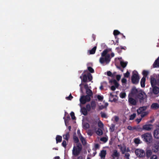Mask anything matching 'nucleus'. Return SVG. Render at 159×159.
I'll list each match as a JSON object with an SVG mask.
<instances>
[{
  "label": "nucleus",
  "mask_w": 159,
  "mask_h": 159,
  "mask_svg": "<svg viewBox=\"0 0 159 159\" xmlns=\"http://www.w3.org/2000/svg\"><path fill=\"white\" fill-rule=\"evenodd\" d=\"M100 114H101V116L102 117L106 118H107V115L105 113L101 112Z\"/></svg>",
  "instance_id": "45"
},
{
  "label": "nucleus",
  "mask_w": 159,
  "mask_h": 159,
  "mask_svg": "<svg viewBox=\"0 0 159 159\" xmlns=\"http://www.w3.org/2000/svg\"><path fill=\"white\" fill-rule=\"evenodd\" d=\"M141 138L147 144L150 143L152 141V137L151 133H146L142 134Z\"/></svg>",
  "instance_id": "2"
},
{
  "label": "nucleus",
  "mask_w": 159,
  "mask_h": 159,
  "mask_svg": "<svg viewBox=\"0 0 159 159\" xmlns=\"http://www.w3.org/2000/svg\"><path fill=\"white\" fill-rule=\"evenodd\" d=\"M83 126L84 128L86 129H88L89 128V125L88 123H85Z\"/></svg>",
  "instance_id": "47"
},
{
  "label": "nucleus",
  "mask_w": 159,
  "mask_h": 159,
  "mask_svg": "<svg viewBox=\"0 0 159 159\" xmlns=\"http://www.w3.org/2000/svg\"><path fill=\"white\" fill-rule=\"evenodd\" d=\"M121 49H124L125 50L126 49V47H123L122 46H120V47Z\"/></svg>",
  "instance_id": "63"
},
{
  "label": "nucleus",
  "mask_w": 159,
  "mask_h": 159,
  "mask_svg": "<svg viewBox=\"0 0 159 159\" xmlns=\"http://www.w3.org/2000/svg\"><path fill=\"white\" fill-rule=\"evenodd\" d=\"M87 78L89 81H90L93 79V77L92 75L89 73L87 74Z\"/></svg>",
  "instance_id": "34"
},
{
  "label": "nucleus",
  "mask_w": 159,
  "mask_h": 159,
  "mask_svg": "<svg viewBox=\"0 0 159 159\" xmlns=\"http://www.w3.org/2000/svg\"><path fill=\"white\" fill-rule=\"evenodd\" d=\"M100 140L101 141H102L104 143H106L108 139L107 138H106L105 137H103L100 139Z\"/></svg>",
  "instance_id": "44"
},
{
  "label": "nucleus",
  "mask_w": 159,
  "mask_h": 159,
  "mask_svg": "<svg viewBox=\"0 0 159 159\" xmlns=\"http://www.w3.org/2000/svg\"><path fill=\"white\" fill-rule=\"evenodd\" d=\"M136 155L139 157H144L145 156V153L144 151L140 149H136L135 151Z\"/></svg>",
  "instance_id": "6"
},
{
  "label": "nucleus",
  "mask_w": 159,
  "mask_h": 159,
  "mask_svg": "<svg viewBox=\"0 0 159 159\" xmlns=\"http://www.w3.org/2000/svg\"><path fill=\"white\" fill-rule=\"evenodd\" d=\"M152 150L154 152H157L159 151V141L154 144Z\"/></svg>",
  "instance_id": "9"
},
{
  "label": "nucleus",
  "mask_w": 159,
  "mask_h": 159,
  "mask_svg": "<svg viewBox=\"0 0 159 159\" xmlns=\"http://www.w3.org/2000/svg\"><path fill=\"white\" fill-rule=\"evenodd\" d=\"M124 76L126 78H128L130 75V73L127 71L124 74Z\"/></svg>",
  "instance_id": "46"
},
{
  "label": "nucleus",
  "mask_w": 159,
  "mask_h": 159,
  "mask_svg": "<svg viewBox=\"0 0 159 159\" xmlns=\"http://www.w3.org/2000/svg\"><path fill=\"white\" fill-rule=\"evenodd\" d=\"M115 125L114 124H111L109 128V130L111 132H113L115 130Z\"/></svg>",
  "instance_id": "35"
},
{
  "label": "nucleus",
  "mask_w": 159,
  "mask_h": 159,
  "mask_svg": "<svg viewBox=\"0 0 159 159\" xmlns=\"http://www.w3.org/2000/svg\"><path fill=\"white\" fill-rule=\"evenodd\" d=\"M138 89L136 88L135 87H133L131 91V93L133 96L136 95L138 94Z\"/></svg>",
  "instance_id": "16"
},
{
  "label": "nucleus",
  "mask_w": 159,
  "mask_h": 159,
  "mask_svg": "<svg viewBox=\"0 0 159 159\" xmlns=\"http://www.w3.org/2000/svg\"><path fill=\"white\" fill-rule=\"evenodd\" d=\"M116 50H117V52L119 53H120L122 52L121 49L120 47H117L116 48Z\"/></svg>",
  "instance_id": "53"
},
{
  "label": "nucleus",
  "mask_w": 159,
  "mask_h": 159,
  "mask_svg": "<svg viewBox=\"0 0 159 159\" xmlns=\"http://www.w3.org/2000/svg\"><path fill=\"white\" fill-rule=\"evenodd\" d=\"M146 80V78L145 77H143L142 79H141L140 81V84L141 86L142 87H145V82Z\"/></svg>",
  "instance_id": "22"
},
{
  "label": "nucleus",
  "mask_w": 159,
  "mask_h": 159,
  "mask_svg": "<svg viewBox=\"0 0 159 159\" xmlns=\"http://www.w3.org/2000/svg\"><path fill=\"white\" fill-rule=\"evenodd\" d=\"M120 156L119 152H118L116 150H114L111 155L112 159H115L116 157L117 158V159H118Z\"/></svg>",
  "instance_id": "13"
},
{
  "label": "nucleus",
  "mask_w": 159,
  "mask_h": 159,
  "mask_svg": "<svg viewBox=\"0 0 159 159\" xmlns=\"http://www.w3.org/2000/svg\"><path fill=\"white\" fill-rule=\"evenodd\" d=\"M127 62H124L122 61L120 62V65L123 68L125 67L127 65Z\"/></svg>",
  "instance_id": "31"
},
{
  "label": "nucleus",
  "mask_w": 159,
  "mask_h": 159,
  "mask_svg": "<svg viewBox=\"0 0 159 159\" xmlns=\"http://www.w3.org/2000/svg\"><path fill=\"white\" fill-rule=\"evenodd\" d=\"M127 81V80L125 78H123L121 80V82L122 83L126 84Z\"/></svg>",
  "instance_id": "54"
},
{
  "label": "nucleus",
  "mask_w": 159,
  "mask_h": 159,
  "mask_svg": "<svg viewBox=\"0 0 159 159\" xmlns=\"http://www.w3.org/2000/svg\"><path fill=\"white\" fill-rule=\"evenodd\" d=\"M143 127L142 128L139 126H137V131H141L143 130Z\"/></svg>",
  "instance_id": "49"
},
{
  "label": "nucleus",
  "mask_w": 159,
  "mask_h": 159,
  "mask_svg": "<svg viewBox=\"0 0 159 159\" xmlns=\"http://www.w3.org/2000/svg\"><path fill=\"white\" fill-rule=\"evenodd\" d=\"M91 98L88 96H81L80 98V103L82 104H84L87 102H89L90 101Z\"/></svg>",
  "instance_id": "7"
},
{
  "label": "nucleus",
  "mask_w": 159,
  "mask_h": 159,
  "mask_svg": "<svg viewBox=\"0 0 159 159\" xmlns=\"http://www.w3.org/2000/svg\"><path fill=\"white\" fill-rule=\"evenodd\" d=\"M153 136L155 138L159 139V128H157L154 130Z\"/></svg>",
  "instance_id": "15"
},
{
  "label": "nucleus",
  "mask_w": 159,
  "mask_h": 159,
  "mask_svg": "<svg viewBox=\"0 0 159 159\" xmlns=\"http://www.w3.org/2000/svg\"><path fill=\"white\" fill-rule=\"evenodd\" d=\"M144 94V92L143 93L142 92H141L139 93L138 94V97L139 99V101L141 103L143 102L144 101L145 96Z\"/></svg>",
  "instance_id": "11"
},
{
  "label": "nucleus",
  "mask_w": 159,
  "mask_h": 159,
  "mask_svg": "<svg viewBox=\"0 0 159 159\" xmlns=\"http://www.w3.org/2000/svg\"><path fill=\"white\" fill-rule=\"evenodd\" d=\"M118 147L120 150L122 154H124L126 152V146L125 144H123L122 145L121 144L118 145Z\"/></svg>",
  "instance_id": "12"
},
{
  "label": "nucleus",
  "mask_w": 159,
  "mask_h": 159,
  "mask_svg": "<svg viewBox=\"0 0 159 159\" xmlns=\"http://www.w3.org/2000/svg\"><path fill=\"white\" fill-rule=\"evenodd\" d=\"M142 118H140L139 119L137 118L136 120V121L137 122L138 124L140 123L142 119Z\"/></svg>",
  "instance_id": "58"
},
{
  "label": "nucleus",
  "mask_w": 159,
  "mask_h": 159,
  "mask_svg": "<svg viewBox=\"0 0 159 159\" xmlns=\"http://www.w3.org/2000/svg\"><path fill=\"white\" fill-rule=\"evenodd\" d=\"M111 51V48H107L105 49L101 53V57L99 59V62L103 64L105 62L107 64H108L111 61V58L110 55L107 53Z\"/></svg>",
  "instance_id": "1"
},
{
  "label": "nucleus",
  "mask_w": 159,
  "mask_h": 159,
  "mask_svg": "<svg viewBox=\"0 0 159 159\" xmlns=\"http://www.w3.org/2000/svg\"><path fill=\"white\" fill-rule=\"evenodd\" d=\"M80 134V141H81L83 144L85 145L86 144V141L85 139Z\"/></svg>",
  "instance_id": "27"
},
{
  "label": "nucleus",
  "mask_w": 159,
  "mask_h": 159,
  "mask_svg": "<svg viewBox=\"0 0 159 159\" xmlns=\"http://www.w3.org/2000/svg\"><path fill=\"white\" fill-rule=\"evenodd\" d=\"M97 98L98 99L99 101L102 102V101L103 100V96H101L100 95H98L97 96Z\"/></svg>",
  "instance_id": "43"
},
{
  "label": "nucleus",
  "mask_w": 159,
  "mask_h": 159,
  "mask_svg": "<svg viewBox=\"0 0 159 159\" xmlns=\"http://www.w3.org/2000/svg\"><path fill=\"white\" fill-rule=\"evenodd\" d=\"M81 113L84 116L88 114V111L85 107H81L80 111Z\"/></svg>",
  "instance_id": "21"
},
{
  "label": "nucleus",
  "mask_w": 159,
  "mask_h": 159,
  "mask_svg": "<svg viewBox=\"0 0 159 159\" xmlns=\"http://www.w3.org/2000/svg\"><path fill=\"white\" fill-rule=\"evenodd\" d=\"M84 88L86 90H87L88 89H89L88 85L87 84L84 85Z\"/></svg>",
  "instance_id": "59"
},
{
  "label": "nucleus",
  "mask_w": 159,
  "mask_h": 159,
  "mask_svg": "<svg viewBox=\"0 0 159 159\" xmlns=\"http://www.w3.org/2000/svg\"><path fill=\"white\" fill-rule=\"evenodd\" d=\"M152 66L154 68L159 67V57L155 61Z\"/></svg>",
  "instance_id": "17"
},
{
  "label": "nucleus",
  "mask_w": 159,
  "mask_h": 159,
  "mask_svg": "<svg viewBox=\"0 0 159 159\" xmlns=\"http://www.w3.org/2000/svg\"><path fill=\"white\" fill-rule=\"evenodd\" d=\"M145 156L147 158H149L152 155V152L150 149H146V150Z\"/></svg>",
  "instance_id": "18"
},
{
  "label": "nucleus",
  "mask_w": 159,
  "mask_h": 159,
  "mask_svg": "<svg viewBox=\"0 0 159 159\" xmlns=\"http://www.w3.org/2000/svg\"><path fill=\"white\" fill-rule=\"evenodd\" d=\"M64 139L68 141L69 138V133H67L65 135L63 136Z\"/></svg>",
  "instance_id": "36"
},
{
  "label": "nucleus",
  "mask_w": 159,
  "mask_h": 159,
  "mask_svg": "<svg viewBox=\"0 0 159 159\" xmlns=\"http://www.w3.org/2000/svg\"><path fill=\"white\" fill-rule=\"evenodd\" d=\"M121 76L118 75H116V79L117 81H119L120 79Z\"/></svg>",
  "instance_id": "57"
},
{
  "label": "nucleus",
  "mask_w": 159,
  "mask_h": 159,
  "mask_svg": "<svg viewBox=\"0 0 159 159\" xmlns=\"http://www.w3.org/2000/svg\"><path fill=\"white\" fill-rule=\"evenodd\" d=\"M91 107L93 110H94L96 107V104L94 101H92L91 102Z\"/></svg>",
  "instance_id": "25"
},
{
  "label": "nucleus",
  "mask_w": 159,
  "mask_h": 159,
  "mask_svg": "<svg viewBox=\"0 0 159 159\" xmlns=\"http://www.w3.org/2000/svg\"><path fill=\"white\" fill-rule=\"evenodd\" d=\"M82 75L83 76V77L81 76L80 77V78L81 79L82 81L84 83L86 82L87 81V75L86 74H83Z\"/></svg>",
  "instance_id": "20"
},
{
  "label": "nucleus",
  "mask_w": 159,
  "mask_h": 159,
  "mask_svg": "<svg viewBox=\"0 0 159 159\" xmlns=\"http://www.w3.org/2000/svg\"><path fill=\"white\" fill-rule=\"evenodd\" d=\"M140 140L139 139L135 138L134 140V142L136 144H139V143Z\"/></svg>",
  "instance_id": "50"
},
{
  "label": "nucleus",
  "mask_w": 159,
  "mask_h": 159,
  "mask_svg": "<svg viewBox=\"0 0 159 159\" xmlns=\"http://www.w3.org/2000/svg\"><path fill=\"white\" fill-rule=\"evenodd\" d=\"M116 87L114 85H112L111 87V89L112 91H115Z\"/></svg>",
  "instance_id": "60"
},
{
  "label": "nucleus",
  "mask_w": 159,
  "mask_h": 159,
  "mask_svg": "<svg viewBox=\"0 0 159 159\" xmlns=\"http://www.w3.org/2000/svg\"><path fill=\"white\" fill-rule=\"evenodd\" d=\"M127 129L129 130H133L132 127L130 126H129L127 127Z\"/></svg>",
  "instance_id": "62"
},
{
  "label": "nucleus",
  "mask_w": 159,
  "mask_h": 159,
  "mask_svg": "<svg viewBox=\"0 0 159 159\" xmlns=\"http://www.w3.org/2000/svg\"><path fill=\"white\" fill-rule=\"evenodd\" d=\"M136 116V114L135 113H133L129 117V119L130 120H134Z\"/></svg>",
  "instance_id": "37"
},
{
  "label": "nucleus",
  "mask_w": 159,
  "mask_h": 159,
  "mask_svg": "<svg viewBox=\"0 0 159 159\" xmlns=\"http://www.w3.org/2000/svg\"><path fill=\"white\" fill-rule=\"evenodd\" d=\"M157 157L156 155H153L150 158V159H157Z\"/></svg>",
  "instance_id": "55"
},
{
  "label": "nucleus",
  "mask_w": 159,
  "mask_h": 159,
  "mask_svg": "<svg viewBox=\"0 0 159 159\" xmlns=\"http://www.w3.org/2000/svg\"><path fill=\"white\" fill-rule=\"evenodd\" d=\"M152 89L151 88L150 89V92L148 94L152 95L153 93L154 94H157L159 93V88L156 86L152 87Z\"/></svg>",
  "instance_id": "8"
},
{
  "label": "nucleus",
  "mask_w": 159,
  "mask_h": 159,
  "mask_svg": "<svg viewBox=\"0 0 159 159\" xmlns=\"http://www.w3.org/2000/svg\"><path fill=\"white\" fill-rule=\"evenodd\" d=\"M113 34L115 38H116L117 35L119 34H122L120 33V31L117 30H115L113 31Z\"/></svg>",
  "instance_id": "28"
},
{
  "label": "nucleus",
  "mask_w": 159,
  "mask_h": 159,
  "mask_svg": "<svg viewBox=\"0 0 159 159\" xmlns=\"http://www.w3.org/2000/svg\"><path fill=\"white\" fill-rule=\"evenodd\" d=\"M82 149V146L80 143H77L76 147L74 146L72 150V154L75 157L78 156Z\"/></svg>",
  "instance_id": "3"
},
{
  "label": "nucleus",
  "mask_w": 159,
  "mask_h": 159,
  "mask_svg": "<svg viewBox=\"0 0 159 159\" xmlns=\"http://www.w3.org/2000/svg\"><path fill=\"white\" fill-rule=\"evenodd\" d=\"M114 84L115 85L114 86L116 88H118L119 86V84L117 82H116V83H115V84Z\"/></svg>",
  "instance_id": "61"
},
{
  "label": "nucleus",
  "mask_w": 159,
  "mask_h": 159,
  "mask_svg": "<svg viewBox=\"0 0 159 159\" xmlns=\"http://www.w3.org/2000/svg\"><path fill=\"white\" fill-rule=\"evenodd\" d=\"M128 102L130 104L132 105L135 106L137 104L136 100L132 97H129Z\"/></svg>",
  "instance_id": "14"
},
{
  "label": "nucleus",
  "mask_w": 159,
  "mask_h": 159,
  "mask_svg": "<svg viewBox=\"0 0 159 159\" xmlns=\"http://www.w3.org/2000/svg\"><path fill=\"white\" fill-rule=\"evenodd\" d=\"M106 153V150H102L101 151L100 153H99V156L101 158L104 159L105 157Z\"/></svg>",
  "instance_id": "19"
},
{
  "label": "nucleus",
  "mask_w": 159,
  "mask_h": 159,
  "mask_svg": "<svg viewBox=\"0 0 159 159\" xmlns=\"http://www.w3.org/2000/svg\"><path fill=\"white\" fill-rule=\"evenodd\" d=\"M147 108V107L146 106L140 107L137 111L138 115H139L140 114V116L142 118H143L147 116L148 114V112L145 111Z\"/></svg>",
  "instance_id": "4"
},
{
  "label": "nucleus",
  "mask_w": 159,
  "mask_h": 159,
  "mask_svg": "<svg viewBox=\"0 0 159 159\" xmlns=\"http://www.w3.org/2000/svg\"><path fill=\"white\" fill-rule=\"evenodd\" d=\"M148 71L145 70H144L143 71L142 74L143 75L144 77H146L148 75Z\"/></svg>",
  "instance_id": "39"
},
{
  "label": "nucleus",
  "mask_w": 159,
  "mask_h": 159,
  "mask_svg": "<svg viewBox=\"0 0 159 159\" xmlns=\"http://www.w3.org/2000/svg\"><path fill=\"white\" fill-rule=\"evenodd\" d=\"M126 95V93L125 92H121L120 94V97L122 98H125Z\"/></svg>",
  "instance_id": "38"
},
{
  "label": "nucleus",
  "mask_w": 159,
  "mask_h": 159,
  "mask_svg": "<svg viewBox=\"0 0 159 159\" xmlns=\"http://www.w3.org/2000/svg\"><path fill=\"white\" fill-rule=\"evenodd\" d=\"M97 48L96 46H94L92 49L89 50V52L90 54H94Z\"/></svg>",
  "instance_id": "29"
},
{
  "label": "nucleus",
  "mask_w": 159,
  "mask_h": 159,
  "mask_svg": "<svg viewBox=\"0 0 159 159\" xmlns=\"http://www.w3.org/2000/svg\"><path fill=\"white\" fill-rule=\"evenodd\" d=\"M152 108L157 109L159 108V105L157 103H153L151 106Z\"/></svg>",
  "instance_id": "23"
},
{
  "label": "nucleus",
  "mask_w": 159,
  "mask_h": 159,
  "mask_svg": "<svg viewBox=\"0 0 159 159\" xmlns=\"http://www.w3.org/2000/svg\"><path fill=\"white\" fill-rule=\"evenodd\" d=\"M91 106L89 104L86 105L85 108L88 111H89L91 110Z\"/></svg>",
  "instance_id": "42"
},
{
  "label": "nucleus",
  "mask_w": 159,
  "mask_h": 159,
  "mask_svg": "<svg viewBox=\"0 0 159 159\" xmlns=\"http://www.w3.org/2000/svg\"><path fill=\"white\" fill-rule=\"evenodd\" d=\"M98 125L100 127H103V124L102 123V122L100 121V122H98Z\"/></svg>",
  "instance_id": "56"
},
{
  "label": "nucleus",
  "mask_w": 159,
  "mask_h": 159,
  "mask_svg": "<svg viewBox=\"0 0 159 159\" xmlns=\"http://www.w3.org/2000/svg\"><path fill=\"white\" fill-rule=\"evenodd\" d=\"M153 125L151 124H145L143 126V130L149 131L152 128Z\"/></svg>",
  "instance_id": "10"
},
{
  "label": "nucleus",
  "mask_w": 159,
  "mask_h": 159,
  "mask_svg": "<svg viewBox=\"0 0 159 159\" xmlns=\"http://www.w3.org/2000/svg\"><path fill=\"white\" fill-rule=\"evenodd\" d=\"M73 98V96H72L71 94H70L68 97L66 98V99L69 100H71Z\"/></svg>",
  "instance_id": "51"
},
{
  "label": "nucleus",
  "mask_w": 159,
  "mask_h": 159,
  "mask_svg": "<svg viewBox=\"0 0 159 159\" xmlns=\"http://www.w3.org/2000/svg\"><path fill=\"white\" fill-rule=\"evenodd\" d=\"M96 133L98 135H101L102 134L103 132L102 130L100 129H98L96 131Z\"/></svg>",
  "instance_id": "32"
},
{
  "label": "nucleus",
  "mask_w": 159,
  "mask_h": 159,
  "mask_svg": "<svg viewBox=\"0 0 159 159\" xmlns=\"http://www.w3.org/2000/svg\"><path fill=\"white\" fill-rule=\"evenodd\" d=\"M130 154L129 153H126L125 154V157L126 159H129Z\"/></svg>",
  "instance_id": "52"
},
{
  "label": "nucleus",
  "mask_w": 159,
  "mask_h": 159,
  "mask_svg": "<svg viewBox=\"0 0 159 159\" xmlns=\"http://www.w3.org/2000/svg\"><path fill=\"white\" fill-rule=\"evenodd\" d=\"M88 70L91 73H93L94 72L93 69L90 66H89L88 67Z\"/></svg>",
  "instance_id": "40"
},
{
  "label": "nucleus",
  "mask_w": 159,
  "mask_h": 159,
  "mask_svg": "<svg viewBox=\"0 0 159 159\" xmlns=\"http://www.w3.org/2000/svg\"><path fill=\"white\" fill-rule=\"evenodd\" d=\"M73 140L75 143H79V140L78 138L76 136L74 135L73 136Z\"/></svg>",
  "instance_id": "33"
},
{
  "label": "nucleus",
  "mask_w": 159,
  "mask_h": 159,
  "mask_svg": "<svg viewBox=\"0 0 159 159\" xmlns=\"http://www.w3.org/2000/svg\"><path fill=\"white\" fill-rule=\"evenodd\" d=\"M56 139L57 143H60L62 141V137L60 135H57Z\"/></svg>",
  "instance_id": "26"
},
{
  "label": "nucleus",
  "mask_w": 159,
  "mask_h": 159,
  "mask_svg": "<svg viewBox=\"0 0 159 159\" xmlns=\"http://www.w3.org/2000/svg\"><path fill=\"white\" fill-rule=\"evenodd\" d=\"M61 144L62 146L65 148L66 146V141L65 140H63Z\"/></svg>",
  "instance_id": "48"
},
{
  "label": "nucleus",
  "mask_w": 159,
  "mask_h": 159,
  "mask_svg": "<svg viewBox=\"0 0 159 159\" xmlns=\"http://www.w3.org/2000/svg\"><path fill=\"white\" fill-rule=\"evenodd\" d=\"M77 159H83V158L82 156H80L78 157Z\"/></svg>",
  "instance_id": "64"
},
{
  "label": "nucleus",
  "mask_w": 159,
  "mask_h": 159,
  "mask_svg": "<svg viewBox=\"0 0 159 159\" xmlns=\"http://www.w3.org/2000/svg\"><path fill=\"white\" fill-rule=\"evenodd\" d=\"M116 72H114L113 74L110 71H108L107 72V75L108 76H110L111 77H114L115 76Z\"/></svg>",
  "instance_id": "30"
},
{
  "label": "nucleus",
  "mask_w": 159,
  "mask_h": 159,
  "mask_svg": "<svg viewBox=\"0 0 159 159\" xmlns=\"http://www.w3.org/2000/svg\"><path fill=\"white\" fill-rule=\"evenodd\" d=\"M139 77L138 72L135 71V73H134L133 71L131 77V81L132 83L135 84H137L139 82Z\"/></svg>",
  "instance_id": "5"
},
{
  "label": "nucleus",
  "mask_w": 159,
  "mask_h": 159,
  "mask_svg": "<svg viewBox=\"0 0 159 159\" xmlns=\"http://www.w3.org/2000/svg\"><path fill=\"white\" fill-rule=\"evenodd\" d=\"M86 93L87 94L86 96H88L90 98V97L92 96L93 95V92L92 90L90 89H88L87 90H86Z\"/></svg>",
  "instance_id": "24"
},
{
  "label": "nucleus",
  "mask_w": 159,
  "mask_h": 159,
  "mask_svg": "<svg viewBox=\"0 0 159 159\" xmlns=\"http://www.w3.org/2000/svg\"><path fill=\"white\" fill-rule=\"evenodd\" d=\"M70 115L72 120H75L76 119V118L75 116V113L71 111L70 113Z\"/></svg>",
  "instance_id": "41"
}]
</instances>
